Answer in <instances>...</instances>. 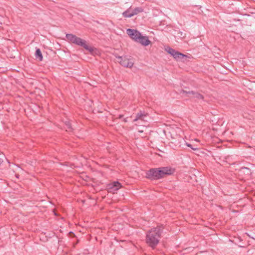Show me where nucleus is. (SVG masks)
Segmentation results:
<instances>
[{"label": "nucleus", "mask_w": 255, "mask_h": 255, "mask_svg": "<svg viewBox=\"0 0 255 255\" xmlns=\"http://www.w3.org/2000/svg\"><path fill=\"white\" fill-rule=\"evenodd\" d=\"M132 9L129 8L127 10L123 13V15L125 17H130L133 16Z\"/></svg>", "instance_id": "f8f14e48"}, {"label": "nucleus", "mask_w": 255, "mask_h": 255, "mask_svg": "<svg viewBox=\"0 0 255 255\" xmlns=\"http://www.w3.org/2000/svg\"><path fill=\"white\" fill-rule=\"evenodd\" d=\"M187 146L191 148L192 149L194 150H197L198 149V148L197 147H192V144H189V143H187Z\"/></svg>", "instance_id": "dca6fc26"}, {"label": "nucleus", "mask_w": 255, "mask_h": 255, "mask_svg": "<svg viewBox=\"0 0 255 255\" xmlns=\"http://www.w3.org/2000/svg\"><path fill=\"white\" fill-rule=\"evenodd\" d=\"M66 38L67 40L72 43L75 44L76 43L77 38H78V37L76 36L75 35H73L72 34H67L66 35Z\"/></svg>", "instance_id": "9b49d317"}, {"label": "nucleus", "mask_w": 255, "mask_h": 255, "mask_svg": "<svg viewBox=\"0 0 255 255\" xmlns=\"http://www.w3.org/2000/svg\"><path fill=\"white\" fill-rule=\"evenodd\" d=\"M183 93H186V94L189 95V96H192V97L196 98L197 99H201V100L204 99L203 96L198 93H196L193 91H189L188 92H186L184 91H183Z\"/></svg>", "instance_id": "1a4fd4ad"}, {"label": "nucleus", "mask_w": 255, "mask_h": 255, "mask_svg": "<svg viewBox=\"0 0 255 255\" xmlns=\"http://www.w3.org/2000/svg\"><path fill=\"white\" fill-rule=\"evenodd\" d=\"M136 42L144 46H147L151 44V42L149 40L148 37L146 36H143L141 34L140 35V36L138 37Z\"/></svg>", "instance_id": "0eeeda50"}, {"label": "nucleus", "mask_w": 255, "mask_h": 255, "mask_svg": "<svg viewBox=\"0 0 255 255\" xmlns=\"http://www.w3.org/2000/svg\"><path fill=\"white\" fill-rule=\"evenodd\" d=\"M75 44L83 47L93 55H99L100 54L99 51L97 48L91 46L86 41L80 37H78V38H77L76 43H75Z\"/></svg>", "instance_id": "7ed1b4c3"}, {"label": "nucleus", "mask_w": 255, "mask_h": 255, "mask_svg": "<svg viewBox=\"0 0 255 255\" xmlns=\"http://www.w3.org/2000/svg\"><path fill=\"white\" fill-rule=\"evenodd\" d=\"M174 172L175 169L173 168L163 167L150 170L147 173V176L152 179H158L172 175Z\"/></svg>", "instance_id": "f257e3e1"}, {"label": "nucleus", "mask_w": 255, "mask_h": 255, "mask_svg": "<svg viewBox=\"0 0 255 255\" xmlns=\"http://www.w3.org/2000/svg\"><path fill=\"white\" fill-rule=\"evenodd\" d=\"M35 55L36 58H38L40 61L43 59L42 53L39 49H37L36 51Z\"/></svg>", "instance_id": "ddd939ff"}, {"label": "nucleus", "mask_w": 255, "mask_h": 255, "mask_svg": "<svg viewBox=\"0 0 255 255\" xmlns=\"http://www.w3.org/2000/svg\"><path fill=\"white\" fill-rule=\"evenodd\" d=\"M165 50L168 54L173 56V57L177 61H184L187 58V55L180 53L179 52L177 51L170 47H167L165 49Z\"/></svg>", "instance_id": "20e7f679"}, {"label": "nucleus", "mask_w": 255, "mask_h": 255, "mask_svg": "<svg viewBox=\"0 0 255 255\" xmlns=\"http://www.w3.org/2000/svg\"><path fill=\"white\" fill-rule=\"evenodd\" d=\"M122 117V116H120L119 118H121Z\"/></svg>", "instance_id": "a211bd4d"}, {"label": "nucleus", "mask_w": 255, "mask_h": 255, "mask_svg": "<svg viewBox=\"0 0 255 255\" xmlns=\"http://www.w3.org/2000/svg\"><path fill=\"white\" fill-rule=\"evenodd\" d=\"M142 11V9L141 8L139 7H136L134 9H132V12L134 15L137 14L138 13L141 12Z\"/></svg>", "instance_id": "4468645a"}, {"label": "nucleus", "mask_w": 255, "mask_h": 255, "mask_svg": "<svg viewBox=\"0 0 255 255\" xmlns=\"http://www.w3.org/2000/svg\"><path fill=\"white\" fill-rule=\"evenodd\" d=\"M2 160L1 159H0V164L2 163Z\"/></svg>", "instance_id": "f3484780"}, {"label": "nucleus", "mask_w": 255, "mask_h": 255, "mask_svg": "<svg viewBox=\"0 0 255 255\" xmlns=\"http://www.w3.org/2000/svg\"><path fill=\"white\" fill-rule=\"evenodd\" d=\"M121 187L122 185L119 182H114L109 184L108 189L110 192L114 194Z\"/></svg>", "instance_id": "6e6552de"}, {"label": "nucleus", "mask_w": 255, "mask_h": 255, "mask_svg": "<svg viewBox=\"0 0 255 255\" xmlns=\"http://www.w3.org/2000/svg\"><path fill=\"white\" fill-rule=\"evenodd\" d=\"M143 116V115L141 113H139L137 115V117L134 120V121H137L138 119H140L142 118V117ZM144 116H145V115H144Z\"/></svg>", "instance_id": "2eb2a0df"}, {"label": "nucleus", "mask_w": 255, "mask_h": 255, "mask_svg": "<svg viewBox=\"0 0 255 255\" xmlns=\"http://www.w3.org/2000/svg\"><path fill=\"white\" fill-rule=\"evenodd\" d=\"M66 38L67 40L72 43L75 44L76 43L77 38H78V37L76 36L75 35H73L72 34H67L66 35Z\"/></svg>", "instance_id": "9d476101"}, {"label": "nucleus", "mask_w": 255, "mask_h": 255, "mask_svg": "<svg viewBox=\"0 0 255 255\" xmlns=\"http://www.w3.org/2000/svg\"><path fill=\"white\" fill-rule=\"evenodd\" d=\"M117 61L123 66L131 68L132 67L134 62L132 58H129L127 56H118L117 57Z\"/></svg>", "instance_id": "39448f33"}, {"label": "nucleus", "mask_w": 255, "mask_h": 255, "mask_svg": "<svg viewBox=\"0 0 255 255\" xmlns=\"http://www.w3.org/2000/svg\"><path fill=\"white\" fill-rule=\"evenodd\" d=\"M160 231V228H156L152 229L147 234L146 243L151 247H154L158 243Z\"/></svg>", "instance_id": "f03ea898"}, {"label": "nucleus", "mask_w": 255, "mask_h": 255, "mask_svg": "<svg viewBox=\"0 0 255 255\" xmlns=\"http://www.w3.org/2000/svg\"><path fill=\"white\" fill-rule=\"evenodd\" d=\"M127 33L129 37L135 42H136L138 37L140 36V35L141 34V33L137 30L132 29H128L127 30Z\"/></svg>", "instance_id": "423d86ee"}]
</instances>
